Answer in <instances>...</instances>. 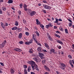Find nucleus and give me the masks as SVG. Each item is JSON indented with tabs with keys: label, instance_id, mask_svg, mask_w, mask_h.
I'll use <instances>...</instances> for the list:
<instances>
[{
	"label": "nucleus",
	"instance_id": "nucleus-10",
	"mask_svg": "<svg viewBox=\"0 0 74 74\" xmlns=\"http://www.w3.org/2000/svg\"><path fill=\"white\" fill-rule=\"evenodd\" d=\"M14 50L16 51H18V52H21L22 51L21 49L17 48H15L14 49Z\"/></svg>",
	"mask_w": 74,
	"mask_h": 74
},
{
	"label": "nucleus",
	"instance_id": "nucleus-13",
	"mask_svg": "<svg viewBox=\"0 0 74 74\" xmlns=\"http://www.w3.org/2000/svg\"><path fill=\"white\" fill-rule=\"evenodd\" d=\"M22 33H20L19 34L18 36V38H19V39H21L22 38Z\"/></svg>",
	"mask_w": 74,
	"mask_h": 74
},
{
	"label": "nucleus",
	"instance_id": "nucleus-27",
	"mask_svg": "<svg viewBox=\"0 0 74 74\" xmlns=\"http://www.w3.org/2000/svg\"><path fill=\"white\" fill-rule=\"evenodd\" d=\"M8 3L10 4L11 3H13V0H9L8 2Z\"/></svg>",
	"mask_w": 74,
	"mask_h": 74
},
{
	"label": "nucleus",
	"instance_id": "nucleus-34",
	"mask_svg": "<svg viewBox=\"0 0 74 74\" xmlns=\"http://www.w3.org/2000/svg\"><path fill=\"white\" fill-rule=\"evenodd\" d=\"M42 11L43 12H44V13H45V14L47 13V11H46L44 9H42Z\"/></svg>",
	"mask_w": 74,
	"mask_h": 74
},
{
	"label": "nucleus",
	"instance_id": "nucleus-29",
	"mask_svg": "<svg viewBox=\"0 0 74 74\" xmlns=\"http://www.w3.org/2000/svg\"><path fill=\"white\" fill-rule=\"evenodd\" d=\"M54 35L55 36H56V37H58V38H60V36L58 35V34H55Z\"/></svg>",
	"mask_w": 74,
	"mask_h": 74
},
{
	"label": "nucleus",
	"instance_id": "nucleus-5",
	"mask_svg": "<svg viewBox=\"0 0 74 74\" xmlns=\"http://www.w3.org/2000/svg\"><path fill=\"white\" fill-rule=\"evenodd\" d=\"M39 53V57H40V58H41V59H44L45 58V57H44V54L41 53Z\"/></svg>",
	"mask_w": 74,
	"mask_h": 74
},
{
	"label": "nucleus",
	"instance_id": "nucleus-40",
	"mask_svg": "<svg viewBox=\"0 0 74 74\" xmlns=\"http://www.w3.org/2000/svg\"><path fill=\"white\" fill-rule=\"evenodd\" d=\"M0 64L1 65V66H3V67L4 66V63H3L0 62Z\"/></svg>",
	"mask_w": 74,
	"mask_h": 74
},
{
	"label": "nucleus",
	"instance_id": "nucleus-62",
	"mask_svg": "<svg viewBox=\"0 0 74 74\" xmlns=\"http://www.w3.org/2000/svg\"><path fill=\"white\" fill-rule=\"evenodd\" d=\"M53 53L54 54H55V55L57 54V52L56 51V52L54 51Z\"/></svg>",
	"mask_w": 74,
	"mask_h": 74
},
{
	"label": "nucleus",
	"instance_id": "nucleus-6",
	"mask_svg": "<svg viewBox=\"0 0 74 74\" xmlns=\"http://www.w3.org/2000/svg\"><path fill=\"white\" fill-rule=\"evenodd\" d=\"M55 19L56 21H54V23H57V25H60V23L58 22H59V20H58V19L57 18H56Z\"/></svg>",
	"mask_w": 74,
	"mask_h": 74
},
{
	"label": "nucleus",
	"instance_id": "nucleus-24",
	"mask_svg": "<svg viewBox=\"0 0 74 74\" xmlns=\"http://www.w3.org/2000/svg\"><path fill=\"white\" fill-rule=\"evenodd\" d=\"M17 28L18 27H15L12 28V30H16Z\"/></svg>",
	"mask_w": 74,
	"mask_h": 74
},
{
	"label": "nucleus",
	"instance_id": "nucleus-59",
	"mask_svg": "<svg viewBox=\"0 0 74 74\" xmlns=\"http://www.w3.org/2000/svg\"><path fill=\"white\" fill-rule=\"evenodd\" d=\"M49 26H50V27H52V26H53L51 23H50L49 24Z\"/></svg>",
	"mask_w": 74,
	"mask_h": 74
},
{
	"label": "nucleus",
	"instance_id": "nucleus-14",
	"mask_svg": "<svg viewBox=\"0 0 74 74\" xmlns=\"http://www.w3.org/2000/svg\"><path fill=\"white\" fill-rule=\"evenodd\" d=\"M6 40H5L2 43V44L1 45V46L3 47H4V45H5V44H6Z\"/></svg>",
	"mask_w": 74,
	"mask_h": 74
},
{
	"label": "nucleus",
	"instance_id": "nucleus-38",
	"mask_svg": "<svg viewBox=\"0 0 74 74\" xmlns=\"http://www.w3.org/2000/svg\"><path fill=\"white\" fill-rule=\"evenodd\" d=\"M48 38L49 40H50V41H52V40H53L52 39V38L51 37V36H50Z\"/></svg>",
	"mask_w": 74,
	"mask_h": 74
},
{
	"label": "nucleus",
	"instance_id": "nucleus-9",
	"mask_svg": "<svg viewBox=\"0 0 74 74\" xmlns=\"http://www.w3.org/2000/svg\"><path fill=\"white\" fill-rule=\"evenodd\" d=\"M28 63L29 64H32L31 65H33V66L34 64H36V63H35V62L33 61H29Z\"/></svg>",
	"mask_w": 74,
	"mask_h": 74
},
{
	"label": "nucleus",
	"instance_id": "nucleus-55",
	"mask_svg": "<svg viewBox=\"0 0 74 74\" xmlns=\"http://www.w3.org/2000/svg\"><path fill=\"white\" fill-rule=\"evenodd\" d=\"M42 51H43V52H47V51L45 49H42Z\"/></svg>",
	"mask_w": 74,
	"mask_h": 74
},
{
	"label": "nucleus",
	"instance_id": "nucleus-61",
	"mask_svg": "<svg viewBox=\"0 0 74 74\" xmlns=\"http://www.w3.org/2000/svg\"><path fill=\"white\" fill-rule=\"evenodd\" d=\"M58 49H61V48H62V47H61V46H60L59 47H58Z\"/></svg>",
	"mask_w": 74,
	"mask_h": 74
},
{
	"label": "nucleus",
	"instance_id": "nucleus-52",
	"mask_svg": "<svg viewBox=\"0 0 74 74\" xmlns=\"http://www.w3.org/2000/svg\"><path fill=\"white\" fill-rule=\"evenodd\" d=\"M5 26H8V24L7 23H5Z\"/></svg>",
	"mask_w": 74,
	"mask_h": 74
},
{
	"label": "nucleus",
	"instance_id": "nucleus-46",
	"mask_svg": "<svg viewBox=\"0 0 74 74\" xmlns=\"http://www.w3.org/2000/svg\"><path fill=\"white\" fill-rule=\"evenodd\" d=\"M19 44H23V42L22 41H20L19 42Z\"/></svg>",
	"mask_w": 74,
	"mask_h": 74
},
{
	"label": "nucleus",
	"instance_id": "nucleus-43",
	"mask_svg": "<svg viewBox=\"0 0 74 74\" xmlns=\"http://www.w3.org/2000/svg\"><path fill=\"white\" fill-rule=\"evenodd\" d=\"M68 57L69 59H72V56H71V55H69Z\"/></svg>",
	"mask_w": 74,
	"mask_h": 74
},
{
	"label": "nucleus",
	"instance_id": "nucleus-20",
	"mask_svg": "<svg viewBox=\"0 0 74 74\" xmlns=\"http://www.w3.org/2000/svg\"><path fill=\"white\" fill-rule=\"evenodd\" d=\"M60 65L61 66H62L63 67H66V65L65 64L62 63H61L60 64Z\"/></svg>",
	"mask_w": 74,
	"mask_h": 74
},
{
	"label": "nucleus",
	"instance_id": "nucleus-2",
	"mask_svg": "<svg viewBox=\"0 0 74 74\" xmlns=\"http://www.w3.org/2000/svg\"><path fill=\"white\" fill-rule=\"evenodd\" d=\"M32 38L34 40L36 43H38V41H37V40L36 39V35L35 34H33Z\"/></svg>",
	"mask_w": 74,
	"mask_h": 74
},
{
	"label": "nucleus",
	"instance_id": "nucleus-35",
	"mask_svg": "<svg viewBox=\"0 0 74 74\" xmlns=\"http://www.w3.org/2000/svg\"><path fill=\"white\" fill-rule=\"evenodd\" d=\"M51 52L53 53L55 51V50L53 49H52L51 50Z\"/></svg>",
	"mask_w": 74,
	"mask_h": 74
},
{
	"label": "nucleus",
	"instance_id": "nucleus-39",
	"mask_svg": "<svg viewBox=\"0 0 74 74\" xmlns=\"http://www.w3.org/2000/svg\"><path fill=\"white\" fill-rule=\"evenodd\" d=\"M45 27L47 29H49V25H47L45 26Z\"/></svg>",
	"mask_w": 74,
	"mask_h": 74
},
{
	"label": "nucleus",
	"instance_id": "nucleus-45",
	"mask_svg": "<svg viewBox=\"0 0 74 74\" xmlns=\"http://www.w3.org/2000/svg\"><path fill=\"white\" fill-rule=\"evenodd\" d=\"M72 26V23H69V27H71V26Z\"/></svg>",
	"mask_w": 74,
	"mask_h": 74
},
{
	"label": "nucleus",
	"instance_id": "nucleus-36",
	"mask_svg": "<svg viewBox=\"0 0 74 74\" xmlns=\"http://www.w3.org/2000/svg\"><path fill=\"white\" fill-rule=\"evenodd\" d=\"M27 5H26V4H24V6H23L24 8H27Z\"/></svg>",
	"mask_w": 74,
	"mask_h": 74
},
{
	"label": "nucleus",
	"instance_id": "nucleus-44",
	"mask_svg": "<svg viewBox=\"0 0 74 74\" xmlns=\"http://www.w3.org/2000/svg\"><path fill=\"white\" fill-rule=\"evenodd\" d=\"M23 67L24 69H26L27 67V65H24L23 66Z\"/></svg>",
	"mask_w": 74,
	"mask_h": 74
},
{
	"label": "nucleus",
	"instance_id": "nucleus-11",
	"mask_svg": "<svg viewBox=\"0 0 74 74\" xmlns=\"http://www.w3.org/2000/svg\"><path fill=\"white\" fill-rule=\"evenodd\" d=\"M56 41L57 42H58V43L61 44V45H63V42L60 40H56Z\"/></svg>",
	"mask_w": 74,
	"mask_h": 74
},
{
	"label": "nucleus",
	"instance_id": "nucleus-64",
	"mask_svg": "<svg viewBox=\"0 0 74 74\" xmlns=\"http://www.w3.org/2000/svg\"><path fill=\"white\" fill-rule=\"evenodd\" d=\"M31 74H35V73H34V72H31Z\"/></svg>",
	"mask_w": 74,
	"mask_h": 74
},
{
	"label": "nucleus",
	"instance_id": "nucleus-57",
	"mask_svg": "<svg viewBox=\"0 0 74 74\" xmlns=\"http://www.w3.org/2000/svg\"><path fill=\"white\" fill-rule=\"evenodd\" d=\"M42 63H43V64H45V60H44L42 61Z\"/></svg>",
	"mask_w": 74,
	"mask_h": 74
},
{
	"label": "nucleus",
	"instance_id": "nucleus-23",
	"mask_svg": "<svg viewBox=\"0 0 74 74\" xmlns=\"http://www.w3.org/2000/svg\"><path fill=\"white\" fill-rule=\"evenodd\" d=\"M2 10L3 11H5V10H6V8L5 7H2Z\"/></svg>",
	"mask_w": 74,
	"mask_h": 74
},
{
	"label": "nucleus",
	"instance_id": "nucleus-15",
	"mask_svg": "<svg viewBox=\"0 0 74 74\" xmlns=\"http://www.w3.org/2000/svg\"><path fill=\"white\" fill-rule=\"evenodd\" d=\"M36 24L37 25H40L41 23H40V22L38 21V19H36Z\"/></svg>",
	"mask_w": 74,
	"mask_h": 74
},
{
	"label": "nucleus",
	"instance_id": "nucleus-19",
	"mask_svg": "<svg viewBox=\"0 0 74 74\" xmlns=\"http://www.w3.org/2000/svg\"><path fill=\"white\" fill-rule=\"evenodd\" d=\"M10 72L11 73L14 74V72H15V71L13 69H11L10 70Z\"/></svg>",
	"mask_w": 74,
	"mask_h": 74
},
{
	"label": "nucleus",
	"instance_id": "nucleus-50",
	"mask_svg": "<svg viewBox=\"0 0 74 74\" xmlns=\"http://www.w3.org/2000/svg\"><path fill=\"white\" fill-rule=\"evenodd\" d=\"M23 22L24 23V24H25V23H26V20L25 19H23Z\"/></svg>",
	"mask_w": 74,
	"mask_h": 74
},
{
	"label": "nucleus",
	"instance_id": "nucleus-16",
	"mask_svg": "<svg viewBox=\"0 0 74 74\" xmlns=\"http://www.w3.org/2000/svg\"><path fill=\"white\" fill-rule=\"evenodd\" d=\"M32 67H31V66H29L28 67V68L27 69V71L28 72H30V70H32Z\"/></svg>",
	"mask_w": 74,
	"mask_h": 74
},
{
	"label": "nucleus",
	"instance_id": "nucleus-63",
	"mask_svg": "<svg viewBox=\"0 0 74 74\" xmlns=\"http://www.w3.org/2000/svg\"><path fill=\"white\" fill-rule=\"evenodd\" d=\"M58 20L59 21H62V19L61 18H59V19H58Z\"/></svg>",
	"mask_w": 74,
	"mask_h": 74
},
{
	"label": "nucleus",
	"instance_id": "nucleus-28",
	"mask_svg": "<svg viewBox=\"0 0 74 74\" xmlns=\"http://www.w3.org/2000/svg\"><path fill=\"white\" fill-rule=\"evenodd\" d=\"M15 26H18V25H19V23H18V21H16L15 22Z\"/></svg>",
	"mask_w": 74,
	"mask_h": 74
},
{
	"label": "nucleus",
	"instance_id": "nucleus-7",
	"mask_svg": "<svg viewBox=\"0 0 74 74\" xmlns=\"http://www.w3.org/2000/svg\"><path fill=\"white\" fill-rule=\"evenodd\" d=\"M44 44L45 47L46 48H47L49 50V49H50V47H49V46L48 44V43H45Z\"/></svg>",
	"mask_w": 74,
	"mask_h": 74
},
{
	"label": "nucleus",
	"instance_id": "nucleus-21",
	"mask_svg": "<svg viewBox=\"0 0 74 74\" xmlns=\"http://www.w3.org/2000/svg\"><path fill=\"white\" fill-rule=\"evenodd\" d=\"M42 48L40 47H39L37 49V50H38V51L39 52H41V49Z\"/></svg>",
	"mask_w": 74,
	"mask_h": 74
},
{
	"label": "nucleus",
	"instance_id": "nucleus-18",
	"mask_svg": "<svg viewBox=\"0 0 74 74\" xmlns=\"http://www.w3.org/2000/svg\"><path fill=\"white\" fill-rule=\"evenodd\" d=\"M32 10L29 9H27V12L28 14H30V13L31 12Z\"/></svg>",
	"mask_w": 74,
	"mask_h": 74
},
{
	"label": "nucleus",
	"instance_id": "nucleus-60",
	"mask_svg": "<svg viewBox=\"0 0 74 74\" xmlns=\"http://www.w3.org/2000/svg\"><path fill=\"white\" fill-rule=\"evenodd\" d=\"M69 63L70 64H72V61L71 60H69Z\"/></svg>",
	"mask_w": 74,
	"mask_h": 74
},
{
	"label": "nucleus",
	"instance_id": "nucleus-17",
	"mask_svg": "<svg viewBox=\"0 0 74 74\" xmlns=\"http://www.w3.org/2000/svg\"><path fill=\"white\" fill-rule=\"evenodd\" d=\"M1 25L3 29H4V28H5V25L4 24V23H1Z\"/></svg>",
	"mask_w": 74,
	"mask_h": 74
},
{
	"label": "nucleus",
	"instance_id": "nucleus-12",
	"mask_svg": "<svg viewBox=\"0 0 74 74\" xmlns=\"http://www.w3.org/2000/svg\"><path fill=\"white\" fill-rule=\"evenodd\" d=\"M44 68L47 71H50V70L49 69V68L46 65H44Z\"/></svg>",
	"mask_w": 74,
	"mask_h": 74
},
{
	"label": "nucleus",
	"instance_id": "nucleus-30",
	"mask_svg": "<svg viewBox=\"0 0 74 74\" xmlns=\"http://www.w3.org/2000/svg\"><path fill=\"white\" fill-rule=\"evenodd\" d=\"M24 74H27V70H26V69H25L24 70Z\"/></svg>",
	"mask_w": 74,
	"mask_h": 74
},
{
	"label": "nucleus",
	"instance_id": "nucleus-51",
	"mask_svg": "<svg viewBox=\"0 0 74 74\" xmlns=\"http://www.w3.org/2000/svg\"><path fill=\"white\" fill-rule=\"evenodd\" d=\"M0 14H3V11H2L1 10V9H0Z\"/></svg>",
	"mask_w": 74,
	"mask_h": 74
},
{
	"label": "nucleus",
	"instance_id": "nucleus-53",
	"mask_svg": "<svg viewBox=\"0 0 74 74\" xmlns=\"http://www.w3.org/2000/svg\"><path fill=\"white\" fill-rule=\"evenodd\" d=\"M12 12H11L10 13H9L8 14V16H10L11 15V14H12Z\"/></svg>",
	"mask_w": 74,
	"mask_h": 74
},
{
	"label": "nucleus",
	"instance_id": "nucleus-22",
	"mask_svg": "<svg viewBox=\"0 0 74 74\" xmlns=\"http://www.w3.org/2000/svg\"><path fill=\"white\" fill-rule=\"evenodd\" d=\"M35 33H36L37 35V36L39 37L40 36V34H39V33L38 32H37V31H35L34 32Z\"/></svg>",
	"mask_w": 74,
	"mask_h": 74
},
{
	"label": "nucleus",
	"instance_id": "nucleus-37",
	"mask_svg": "<svg viewBox=\"0 0 74 74\" xmlns=\"http://www.w3.org/2000/svg\"><path fill=\"white\" fill-rule=\"evenodd\" d=\"M65 32L67 34V33H68V30H67V29H65Z\"/></svg>",
	"mask_w": 74,
	"mask_h": 74
},
{
	"label": "nucleus",
	"instance_id": "nucleus-49",
	"mask_svg": "<svg viewBox=\"0 0 74 74\" xmlns=\"http://www.w3.org/2000/svg\"><path fill=\"white\" fill-rule=\"evenodd\" d=\"M67 20H68V21H69L70 22H71V23H73L72 21H71V20H70L69 19H67Z\"/></svg>",
	"mask_w": 74,
	"mask_h": 74
},
{
	"label": "nucleus",
	"instance_id": "nucleus-41",
	"mask_svg": "<svg viewBox=\"0 0 74 74\" xmlns=\"http://www.w3.org/2000/svg\"><path fill=\"white\" fill-rule=\"evenodd\" d=\"M19 6L20 7V8H22V7H23V4L22 3L20 4Z\"/></svg>",
	"mask_w": 74,
	"mask_h": 74
},
{
	"label": "nucleus",
	"instance_id": "nucleus-25",
	"mask_svg": "<svg viewBox=\"0 0 74 74\" xmlns=\"http://www.w3.org/2000/svg\"><path fill=\"white\" fill-rule=\"evenodd\" d=\"M21 30H22L21 28H18L17 29V31L18 32H20Z\"/></svg>",
	"mask_w": 74,
	"mask_h": 74
},
{
	"label": "nucleus",
	"instance_id": "nucleus-58",
	"mask_svg": "<svg viewBox=\"0 0 74 74\" xmlns=\"http://www.w3.org/2000/svg\"><path fill=\"white\" fill-rule=\"evenodd\" d=\"M47 36L48 37H50L51 36H50V35H49V34L48 33H47Z\"/></svg>",
	"mask_w": 74,
	"mask_h": 74
},
{
	"label": "nucleus",
	"instance_id": "nucleus-26",
	"mask_svg": "<svg viewBox=\"0 0 74 74\" xmlns=\"http://www.w3.org/2000/svg\"><path fill=\"white\" fill-rule=\"evenodd\" d=\"M40 27H41V28H42V30H44V26L42 24H40Z\"/></svg>",
	"mask_w": 74,
	"mask_h": 74
},
{
	"label": "nucleus",
	"instance_id": "nucleus-48",
	"mask_svg": "<svg viewBox=\"0 0 74 74\" xmlns=\"http://www.w3.org/2000/svg\"><path fill=\"white\" fill-rule=\"evenodd\" d=\"M33 42V40H31L29 41V44H30L31 43H32Z\"/></svg>",
	"mask_w": 74,
	"mask_h": 74
},
{
	"label": "nucleus",
	"instance_id": "nucleus-47",
	"mask_svg": "<svg viewBox=\"0 0 74 74\" xmlns=\"http://www.w3.org/2000/svg\"><path fill=\"white\" fill-rule=\"evenodd\" d=\"M60 67L61 69H62V70H65V68H63L62 66H60Z\"/></svg>",
	"mask_w": 74,
	"mask_h": 74
},
{
	"label": "nucleus",
	"instance_id": "nucleus-4",
	"mask_svg": "<svg viewBox=\"0 0 74 74\" xmlns=\"http://www.w3.org/2000/svg\"><path fill=\"white\" fill-rule=\"evenodd\" d=\"M43 6L45 8L47 9V10H50V9H51V7L46 5H44Z\"/></svg>",
	"mask_w": 74,
	"mask_h": 74
},
{
	"label": "nucleus",
	"instance_id": "nucleus-42",
	"mask_svg": "<svg viewBox=\"0 0 74 74\" xmlns=\"http://www.w3.org/2000/svg\"><path fill=\"white\" fill-rule=\"evenodd\" d=\"M25 44H26V45H30V43H29V42H27L25 43Z\"/></svg>",
	"mask_w": 74,
	"mask_h": 74
},
{
	"label": "nucleus",
	"instance_id": "nucleus-54",
	"mask_svg": "<svg viewBox=\"0 0 74 74\" xmlns=\"http://www.w3.org/2000/svg\"><path fill=\"white\" fill-rule=\"evenodd\" d=\"M70 64V65H71L72 68H73V67H74V66L73 65V64Z\"/></svg>",
	"mask_w": 74,
	"mask_h": 74
},
{
	"label": "nucleus",
	"instance_id": "nucleus-8",
	"mask_svg": "<svg viewBox=\"0 0 74 74\" xmlns=\"http://www.w3.org/2000/svg\"><path fill=\"white\" fill-rule=\"evenodd\" d=\"M36 14V12L34 11H32L29 14V15H30L31 16H33L34 15H35Z\"/></svg>",
	"mask_w": 74,
	"mask_h": 74
},
{
	"label": "nucleus",
	"instance_id": "nucleus-33",
	"mask_svg": "<svg viewBox=\"0 0 74 74\" xmlns=\"http://www.w3.org/2000/svg\"><path fill=\"white\" fill-rule=\"evenodd\" d=\"M25 34L26 36H28L29 35V33L28 32H25Z\"/></svg>",
	"mask_w": 74,
	"mask_h": 74
},
{
	"label": "nucleus",
	"instance_id": "nucleus-3",
	"mask_svg": "<svg viewBox=\"0 0 74 74\" xmlns=\"http://www.w3.org/2000/svg\"><path fill=\"white\" fill-rule=\"evenodd\" d=\"M33 59L34 60L36 61V62H37V63H38V62H40L41 61L40 59L37 57H34L33 58Z\"/></svg>",
	"mask_w": 74,
	"mask_h": 74
},
{
	"label": "nucleus",
	"instance_id": "nucleus-31",
	"mask_svg": "<svg viewBox=\"0 0 74 74\" xmlns=\"http://www.w3.org/2000/svg\"><path fill=\"white\" fill-rule=\"evenodd\" d=\"M29 53H32L33 52V49L32 48L29 49Z\"/></svg>",
	"mask_w": 74,
	"mask_h": 74
},
{
	"label": "nucleus",
	"instance_id": "nucleus-56",
	"mask_svg": "<svg viewBox=\"0 0 74 74\" xmlns=\"http://www.w3.org/2000/svg\"><path fill=\"white\" fill-rule=\"evenodd\" d=\"M24 9L25 11H27V8H24Z\"/></svg>",
	"mask_w": 74,
	"mask_h": 74
},
{
	"label": "nucleus",
	"instance_id": "nucleus-1",
	"mask_svg": "<svg viewBox=\"0 0 74 74\" xmlns=\"http://www.w3.org/2000/svg\"><path fill=\"white\" fill-rule=\"evenodd\" d=\"M31 66L32 67V68L33 70H36L37 71H39V69H38V68L37 66V65L36 64L33 65H31Z\"/></svg>",
	"mask_w": 74,
	"mask_h": 74
},
{
	"label": "nucleus",
	"instance_id": "nucleus-32",
	"mask_svg": "<svg viewBox=\"0 0 74 74\" xmlns=\"http://www.w3.org/2000/svg\"><path fill=\"white\" fill-rule=\"evenodd\" d=\"M59 29L61 31H62V32H63V31L64 30L63 29V28H62V27H59Z\"/></svg>",
	"mask_w": 74,
	"mask_h": 74
}]
</instances>
